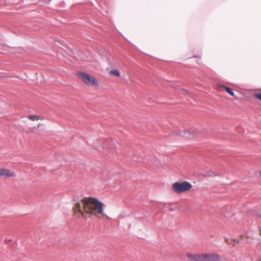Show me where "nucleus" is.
Segmentation results:
<instances>
[{
  "mask_svg": "<svg viewBox=\"0 0 261 261\" xmlns=\"http://www.w3.org/2000/svg\"><path fill=\"white\" fill-rule=\"evenodd\" d=\"M234 241H236L237 243H239L241 242V240H237L236 239H234Z\"/></svg>",
  "mask_w": 261,
  "mask_h": 261,
  "instance_id": "nucleus-11",
  "label": "nucleus"
},
{
  "mask_svg": "<svg viewBox=\"0 0 261 261\" xmlns=\"http://www.w3.org/2000/svg\"><path fill=\"white\" fill-rule=\"evenodd\" d=\"M258 261H261V257L258 259Z\"/></svg>",
  "mask_w": 261,
  "mask_h": 261,
  "instance_id": "nucleus-14",
  "label": "nucleus"
},
{
  "mask_svg": "<svg viewBox=\"0 0 261 261\" xmlns=\"http://www.w3.org/2000/svg\"><path fill=\"white\" fill-rule=\"evenodd\" d=\"M260 234L261 235V229L260 230Z\"/></svg>",
  "mask_w": 261,
  "mask_h": 261,
  "instance_id": "nucleus-16",
  "label": "nucleus"
},
{
  "mask_svg": "<svg viewBox=\"0 0 261 261\" xmlns=\"http://www.w3.org/2000/svg\"><path fill=\"white\" fill-rule=\"evenodd\" d=\"M14 173L7 169L0 168V176H5L8 177H12Z\"/></svg>",
  "mask_w": 261,
  "mask_h": 261,
  "instance_id": "nucleus-6",
  "label": "nucleus"
},
{
  "mask_svg": "<svg viewBox=\"0 0 261 261\" xmlns=\"http://www.w3.org/2000/svg\"><path fill=\"white\" fill-rule=\"evenodd\" d=\"M191 261H222L218 254H188Z\"/></svg>",
  "mask_w": 261,
  "mask_h": 261,
  "instance_id": "nucleus-2",
  "label": "nucleus"
},
{
  "mask_svg": "<svg viewBox=\"0 0 261 261\" xmlns=\"http://www.w3.org/2000/svg\"><path fill=\"white\" fill-rule=\"evenodd\" d=\"M260 175H261V171H260Z\"/></svg>",
  "mask_w": 261,
  "mask_h": 261,
  "instance_id": "nucleus-18",
  "label": "nucleus"
},
{
  "mask_svg": "<svg viewBox=\"0 0 261 261\" xmlns=\"http://www.w3.org/2000/svg\"><path fill=\"white\" fill-rule=\"evenodd\" d=\"M173 135L181 136L182 137H185L187 138H192L194 135H193V131H191L189 130H185L184 131H177L174 132Z\"/></svg>",
  "mask_w": 261,
  "mask_h": 261,
  "instance_id": "nucleus-5",
  "label": "nucleus"
},
{
  "mask_svg": "<svg viewBox=\"0 0 261 261\" xmlns=\"http://www.w3.org/2000/svg\"><path fill=\"white\" fill-rule=\"evenodd\" d=\"M192 188V185L188 181L182 182H175L173 185V190L177 193H181L190 190Z\"/></svg>",
  "mask_w": 261,
  "mask_h": 261,
  "instance_id": "nucleus-3",
  "label": "nucleus"
},
{
  "mask_svg": "<svg viewBox=\"0 0 261 261\" xmlns=\"http://www.w3.org/2000/svg\"><path fill=\"white\" fill-rule=\"evenodd\" d=\"M0 261H2L1 260H0Z\"/></svg>",
  "mask_w": 261,
  "mask_h": 261,
  "instance_id": "nucleus-19",
  "label": "nucleus"
},
{
  "mask_svg": "<svg viewBox=\"0 0 261 261\" xmlns=\"http://www.w3.org/2000/svg\"><path fill=\"white\" fill-rule=\"evenodd\" d=\"M255 97L261 101V93L259 94H256Z\"/></svg>",
  "mask_w": 261,
  "mask_h": 261,
  "instance_id": "nucleus-10",
  "label": "nucleus"
},
{
  "mask_svg": "<svg viewBox=\"0 0 261 261\" xmlns=\"http://www.w3.org/2000/svg\"><path fill=\"white\" fill-rule=\"evenodd\" d=\"M75 204V209L82 216H84V212L87 214H93L94 205L97 213L101 214L103 213V205L102 202L97 198L94 197H84L80 200Z\"/></svg>",
  "mask_w": 261,
  "mask_h": 261,
  "instance_id": "nucleus-1",
  "label": "nucleus"
},
{
  "mask_svg": "<svg viewBox=\"0 0 261 261\" xmlns=\"http://www.w3.org/2000/svg\"><path fill=\"white\" fill-rule=\"evenodd\" d=\"M110 72L111 74L114 75L115 76H120V73H119V71L117 70H116V69L111 70Z\"/></svg>",
  "mask_w": 261,
  "mask_h": 261,
  "instance_id": "nucleus-8",
  "label": "nucleus"
},
{
  "mask_svg": "<svg viewBox=\"0 0 261 261\" xmlns=\"http://www.w3.org/2000/svg\"><path fill=\"white\" fill-rule=\"evenodd\" d=\"M77 75L88 85L97 86L98 85L95 77L88 74L84 72H79L77 73Z\"/></svg>",
  "mask_w": 261,
  "mask_h": 261,
  "instance_id": "nucleus-4",
  "label": "nucleus"
},
{
  "mask_svg": "<svg viewBox=\"0 0 261 261\" xmlns=\"http://www.w3.org/2000/svg\"><path fill=\"white\" fill-rule=\"evenodd\" d=\"M28 118L31 120H34L35 119H38V115H29Z\"/></svg>",
  "mask_w": 261,
  "mask_h": 261,
  "instance_id": "nucleus-9",
  "label": "nucleus"
},
{
  "mask_svg": "<svg viewBox=\"0 0 261 261\" xmlns=\"http://www.w3.org/2000/svg\"><path fill=\"white\" fill-rule=\"evenodd\" d=\"M223 87L224 88L225 91L227 92V93H228L229 95H230L232 96H234V93L232 89L230 88H229L228 87H226L225 86H223Z\"/></svg>",
  "mask_w": 261,
  "mask_h": 261,
  "instance_id": "nucleus-7",
  "label": "nucleus"
},
{
  "mask_svg": "<svg viewBox=\"0 0 261 261\" xmlns=\"http://www.w3.org/2000/svg\"><path fill=\"white\" fill-rule=\"evenodd\" d=\"M246 237H247V238H251V236H249L248 233H247V235H246Z\"/></svg>",
  "mask_w": 261,
  "mask_h": 261,
  "instance_id": "nucleus-13",
  "label": "nucleus"
},
{
  "mask_svg": "<svg viewBox=\"0 0 261 261\" xmlns=\"http://www.w3.org/2000/svg\"><path fill=\"white\" fill-rule=\"evenodd\" d=\"M226 242H227L228 243H229L228 242V239H226Z\"/></svg>",
  "mask_w": 261,
  "mask_h": 261,
  "instance_id": "nucleus-15",
  "label": "nucleus"
},
{
  "mask_svg": "<svg viewBox=\"0 0 261 261\" xmlns=\"http://www.w3.org/2000/svg\"><path fill=\"white\" fill-rule=\"evenodd\" d=\"M241 240L243 239L242 236H241Z\"/></svg>",
  "mask_w": 261,
  "mask_h": 261,
  "instance_id": "nucleus-17",
  "label": "nucleus"
},
{
  "mask_svg": "<svg viewBox=\"0 0 261 261\" xmlns=\"http://www.w3.org/2000/svg\"><path fill=\"white\" fill-rule=\"evenodd\" d=\"M222 261H231V260L228 258H224V260H222Z\"/></svg>",
  "mask_w": 261,
  "mask_h": 261,
  "instance_id": "nucleus-12",
  "label": "nucleus"
}]
</instances>
